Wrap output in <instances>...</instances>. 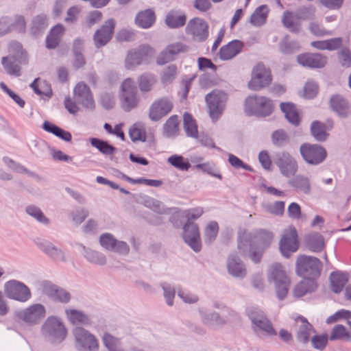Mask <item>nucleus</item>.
I'll return each instance as SVG.
<instances>
[{
	"label": "nucleus",
	"instance_id": "nucleus-57",
	"mask_svg": "<svg viewBox=\"0 0 351 351\" xmlns=\"http://www.w3.org/2000/svg\"><path fill=\"white\" fill-rule=\"evenodd\" d=\"M177 75V67L174 64H171L165 68L161 76V82L164 84L171 83Z\"/></svg>",
	"mask_w": 351,
	"mask_h": 351
},
{
	"label": "nucleus",
	"instance_id": "nucleus-50",
	"mask_svg": "<svg viewBox=\"0 0 351 351\" xmlns=\"http://www.w3.org/2000/svg\"><path fill=\"white\" fill-rule=\"evenodd\" d=\"M179 121L176 115L170 117L164 125V133L167 137L174 136L178 132Z\"/></svg>",
	"mask_w": 351,
	"mask_h": 351
},
{
	"label": "nucleus",
	"instance_id": "nucleus-61",
	"mask_svg": "<svg viewBox=\"0 0 351 351\" xmlns=\"http://www.w3.org/2000/svg\"><path fill=\"white\" fill-rule=\"evenodd\" d=\"M164 291V297L166 302L169 306H172L173 304V298L175 297L176 290L169 284L164 282L161 285Z\"/></svg>",
	"mask_w": 351,
	"mask_h": 351
},
{
	"label": "nucleus",
	"instance_id": "nucleus-63",
	"mask_svg": "<svg viewBox=\"0 0 351 351\" xmlns=\"http://www.w3.org/2000/svg\"><path fill=\"white\" fill-rule=\"evenodd\" d=\"M12 23H10L12 31H16L19 32H23L25 29L26 23L22 16H16L11 18Z\"/></svg>",
	"mask_w": 351,
	"mask_h": 351
},
{
	"label": "nucleus",
	"instance_id": "nucleus-49",
	"mask_svg": "<svg viewBox=\"0 0 351 351\" xmlns=\"http://www.w3.org/2000/svg\"><path fill=\"white\" fill-rule=\"evenodd\" d=\"M142 203L145 207L159 214L166 213L168 210L160 201L152 197H145Z\"/></svg>",
	"mask_w": 351,
	"mask_h": 351
},
{
	"label": "nucleus",
	"instance_id": "nucleus-9",
	"mask_svg": "<svg viewBox=\"0 0 351 351\" xmlns=\"http://www.w3.org/2000/svg\"><path fill=\"white\" fill-rule=\"evenodd\" d=\"M3 291L8 298L20 302H26L32 298L30 289L25 283L14 279L5 282Z\"/></svg>",
	"mask_w": 351,
	"mask_h": 351
},
{
	"label": "nucleus",
	"instance_id": "nucleus-59",
	"mask_svg": "<svg viewBox=\"0 0 351 351\" xmlns=\"http://www.w3.org/2000/svg\"><path fill=\"white\" fill-rule=\"evenodd\" d=\"M328 337L326 334L314 335L311 338L313 346L319 350H323L328 342Z\"/></svg>",
	"mask_w": 351,
	"mask_h": 351
},
{
	"label": "nucleus",
	"instance_id": "nucleus-35",
	"mask_svg": "<svg viewBox=\"0 0 351 351\" xmlns=\"http://www.w3.org/2000/svg\"><path fill=\"white\" fill-rule=\"evenodd\" d=\"M281 110L285 114L287 121L293 125H298L300 119L295 106L291 103H282L280 104Z\"/></svg>",
	"mask_w": 351,
	"mask_h": 351
},
{
	"label": "nucleus",
	"instance_id": "nucleus-1",
	"mask_svg": "<svg viewBox=\"0 0 351 351\" xmlns=\"http://www.w3.org/2000/svg\"><path fill=\"white\" fill-rule=\"evenodd\" d=\"M273 239L274 234L269 230L259 229L251 232L244 230L239 233L238 249L242 255L248 254L252 261L258 263Z\"/></svg>",
	"mask_w": 351,
	"mask_h": 351
},
{
	"label": "nucleus",
	"instance_id": "nucleus-53",
	"mask_svg": "<svg viewBox=\"0 0 351 351\" xmlns=\"http://www.w3.org/2000/svg\"><path fill=\"white\" fill-rule=\"evenodd\" d=\"M167 162L176 169L181 171H187L191 167L190 163L182 156L173 155L168 158Z\"/></svg>",
	"mask_w": 351,
	"mask_h": 351
},
{
	"label": "nucleus",
	"instance_id": "nucleus-4",
	"mask_svg": "<svg viewBox=\"0 0 351 351\" xmlns=\"http://www.w3.org/2000/svg\"><path fill=\"white\" fill-rule=\"evenodd\" d=\"M42 335L51 342H61L66 337L67 330L64 324L58 317L49 316L41 326Z\"/></svg>",
	"mask_w": 351,
	"mask_h": 351
},
{
	"label": "nucleus",
	"instance_id": "nucleus-12",
	"mask_svg": "<svg viewBox=\"0 0 351 351\" xmlns=\"http://www.w3.org/2000/svg\"><path fill=\"white\" fill-rule=\"evenodd\" d=\"M227 99V95L218 90H213L206 96L209 114L213 121H217L222 114Z\"/></svg>",
	"mask_w": 351,
	"mask_h": 351
},
{
	"label": "nucleus",
	"instance_id": "nucleus-23",
	"mask_svg": "<svg viewBox=\"0 0 351 351\" xmlns=\"http://www.w3.org/2000/svg\"><path fill=\"white\" fill-rule=\"evenodd\" d=\"M74 98L84 107L88 109L95 108V101L89 87L84 82H79L74 88Z\"/></svg>",
	"mask_w": 351,
	"mask_h": 351
},
{
	"label": "nucleus",
	"instance_id": "nucleus-62",
	"mask_svg": "<svg viewBox=\"0 0 351 351\" xmlns=\"http://www.w3.org/2000/svg\"><path fill=\"white\" fill-rule=\"evenodd\" d=\"M318 93V86L313 81L307 82L304 88V97L307 99H312Z\"/></svg>",
	"mask_w": 351,
	"mask_h": 351
},
{
	"label": "nucleus",
	"instance_id": "nucleus-5",
	"mask_svg": "<svg viewBox=\"0 0 351 351\" xmlns=\"http://www.w3.org/2000/svg\"><path fill=\"white\" fill-rule=\"evenodd\" d=\"M274 110L273 101L264 96L252 95L245 99V111L250 115L257 117H267Z\"/></svg>",
	"mask_w": 351,
	"mask_h": 351
},
{
	"label": "nucleus",
	"instance_id": "nucleus-30",
	"mask_svg": "<svg viewBox=\"0 0 351 351\" xmlns=\"http://www.w3.org/2000/svg\"><path fill=\"white\" fill-rule=\"evenodd\" d=\"M295 322L298 327V339L302 343H307L313 332L312 326L303 317H298L295 319Z\"/></svg>",
	"mask_w": 351,
	"mask_h": 351
},
{
	"label": "nucleus",
	"instance_id": "nucleus-48",
	"mask_svg": "<svg viewBox=\"0 0 351 351\" xmlns=\"http://www.w3.org/2000/svg\"><path fill=\"white\" fill-rule=\"evenodd\" d=\"M184 128L186 134L193 138H197L198 134L197 125L193 117L186 112L183 116Z\"/></svg>",
	"mask_w": 351,
	"mask_h": 351
},
{
	"label": "nucleus",
	"instance_id": "nucleus-17",
	"mask_svg": "<svg viewBox=\"0 0 351 351\" xmlns=\"http://www.w3.org/2000/svg\"><path fill=\"white\" fill-rule=\"evenodd\" d=\"M275 163L278 167L280 173L286 178L295 176L298 170L297 160L287 152L277 154Z\"/></svg>",
	"mask_w": 351,
	"mask_h": 351
},
{
	"label": "nucleus",
	"instance_id": "nucleus-18",
	"mask_svg": "<svg viewBox=\"0 0 351 351\" xmlns=\"http://www.w3.org/2000/svg\"><path fill=\"white\" fill-rule=\"evenodd\" d=\"M187 35L197 42L206 40L208 36V25L204 19L194 18L190 20L185 29Z\"/></svg>",
	"mask_w": 351,
	"mask_h": 351
},
{
	"label": "nucleus",
	"instance_id": "nucleus-2",
	"mask_svg": "<svg viewBox=\"0 0 351 351\" xmlns=\"http://www.w3.org/2000/svg\"><path fill=\"white\" fill-rule=\"evenodd\" d=\"M29 58L27 51L21 44L12 43L9 46V54L1 60L2 65L6 73L10 75L19 77L21 74V64H28Z\"/></svg>",
	"mask_w": 351,
	"mask_h": 351
},
{
	"label": "nucleus",
	"instance_id": "nucleus-52",
	"mask_svg": "<svg viewBox=\"0 0 351 351\" xmlns=\"http://www.w3.org/2000/svg\"><path fill=\"white\" fill-rule=\"evenodd\" d=\"M311 134L317 141H323L326 139V125L319 121H314L311 125Z\"/></svg>",
	"mask_w": 351,
	"mask_h": 351
},
{
	"label": "nucleus",
	"instance_id": "nucleus-8",
	"mask_svg": "<svg viewBox=\"0 0 351 351\" xmlns=\"http://www.w3.org/2000/svg\"><path fill=\"white\" fill-rule=\"evenodd\" d=\"M16 317L29 326L40 323L46 315V308L41 304H33L25 308L15 311Z\"/></svg>",
	"mask_w": 351,
	"mask_h": 351
},
{
	"label": "nucleus",
	"instance_id": "nucleus-45",
	"mask_svg": "<svg viewBox=\"0 0 351 351\" xmlns=\"http://www.w3.org/2000/svg\"><path fill=\"white\" fill-rule=\"evenodd\" d=\"M43 128L45 131L56 135L65 141L69 142L71 141V134L69 132H67L49 121H45L43 123Z\"/></svg>",
	"mask_w": 351,
	"mask_h": 351
},
{
	"label": "nucleus",
	"instance_id": "nucleus-36",
	"mask_svg": "<svg viewBox=\"0 0 351 351\" xmlns=\"http://www.w3.org/2000/svg\"><path fill=\"white\" fill-rule=\"evenodd\" d=\"M199 315L202 322L206 325H221L226 323V320L217 313H212L206 308H200Z\"/></svg>",
	"mask_w": 351,
	"mask_h": 351
},
{
	"label": "nucleus",
	"instance_id": "nucleus-28",
	"mask_svg": "<svg viewBox=\"0 0 351 351\" xmlns=\"http://www.w3.org/2000/svg\"><path fill=\"white\" fill-rule=\"evenodd\" d=\"M243 43L239 40H234L221 48L219 57L221 60H228L233 58L241 52Z\"/></svg>",
	"mask_w": 351,
	"mask_h": 351
},
{
	"label": "nucleus",
	"instance_id": "nucleus-6",
	"mask_svg": "<svg viewBox=\"0 0 351 351\" xmlns=\"http://www.w3.org/2000/svg\"><path fill=\"white\" fill-rule=\"evenodd\" d=\"M321 269L322 263L317 258L301 255L297 258L296 271L306 279L314 280L319 275Z\"/></svg>",
	"mask_w": 351,
	"mask_h": 351
},
{
	"label": "nucleus",
	"instance_id": "nucleus-56",
	"mask_svg": "<svg viewBox=\"0 0 351 351\" xmlns=\"http://www.w3.org/2000/svg\"><path fill=\"white\" fill-rule=\"evenodd\" d=\"M308 245L313 252H320L324 247V237L319 234H315L310 236L308 239Z\"/></svg>",
	"mask_w": 351,
	"mask_h": 351
},
{
	"label": "nucleus",
	"instance_id": "nucleus-51",
	"mask_svg": "<svg viewBox=\"0 0 351 351\" xmlns=\"http://www.w3.org/2000/svg\"><path fill=\"white\" fill-rule=\"evenodd\" d=\"M48 25L47 18L45 14H40L35 16L32 22L31 31L36 34L43 31Z\"/></svg>",
	"mask_w": 351,
	"mask_h": 351
},
{
	"label": "nucleus",
	"instance_id": "nucleus-32",
	"mask_svg": "<svg viewBox=\"0 0 351 351\" xmlns=\"http://www.w3.org/2000/svg\"><path fill=\"white\" fill-rule=\"evenodd\" d=\"M155 19L154 12L149 9L138 12L135 18V23L138 27L147 29L153 25Z\"/></svg>",
	"mask_w": 351,
	"mask_h": 351
},
{
	"label": "nucleus",
	"instance_id": "nucleus-11",
	"mask_svg": "<svg viewBox=\"0 0 351 351\" xmlns=\"http://www.w3.org/2000/svg\"><path fill=\"white\" fill-rule=\"evenodd\" d=\"M75 340V347L80 351H98L99 341L96 337L82 327H76L73 330Z\"/></svg>",
	"mask_w": 351,
	"mask_h": 351
},
{
	"label": "nucleus",
	"instance_id": "nucleus-7",
	"mask_svg": "<svg viewBox=\"0 0 351 351\" xmlns=\"http://www.w3.org/2000/svg\"><path fill=\"white\" fill-rule=\"evenodd\" d=\"M120 101L122 108L127 112L136 108L139 103L137 89L134 81L131 78L125 80L121 86Z\"/></svg>",
	"mask_w": 351,
	"mask_h": 351
},
{
	"label": "nucleus",
	"instance_id": "nucleus-26",
	"mask_svg": "<svg viewBox=\"0 0 351 351\" xmlns=\"http://www.w3.org/2000/svg\"><path fill=\"white\" fill-rule=\"evenodd\" d=\"M228 273L234 278H243L247 274L245 265L234 254H230L227 260Z\"/></svg>",
	"mask_w": 351,
	"mask_h": 351
},
{
	"label": "nucleus",
	"instance_id": "nucleus-54",
	"mask_svg": "<svg viewBox=\"0 0 351 351\" xmlns=\"http://www.w3.org/2000/svg\"><path fill=\"white\" fill-rule=\"evenodd\" d=\"M219 226L216 221L209 222L204 230V240L206 243H211L217 237Z\"/></svg>",
	"mask_w": 351,
	"mask_h": 351
},
{
	"label": "nucleus",
	"instance_id": "nucleus-41",
	"mask_svg": "<svg viewBox=\"0 0 351 351\" xmlns=\"http://www.w3.org/2000/svg\"><path fill=\"white\" fill-rule=\"evenodd\" d=\"M316 287L317 285L315 280L304 278V280L294 287L293 294L295 297H302L308 292L315 291Z\"/></svg>",
	"mask_w": 351,
	"mask_h": 351
},
{
	"label": "nucleus",
	"instance_id": "nucleus-27",
	"mask_svg": "<svg viewBox=\"0 0 351 351\" xmlns=\"http://www.w3.org/2000/svg\"><path fill=\"white\" fill-rule=\"evenodd\" d=\"M37 245L47 255L56 261H66L64 252L60 248L56 247L48 241H40L37 242Z\"/></svg>",
	"mask_w": 351,
	"mask_h": 351
},
{
	"label": "nucleus",
	"instance_id": "nucleus-38",
	"mask_svg": "<svg viewBox=\"0 0 351 351\" xmlns=\"http://www.w3.org/2000/svg\"><path fill=\"white\" fill-rule=\"evenodd\" d=\"M269 9L267 5H263L258 7L250 17V23L255 27L264 25L267 19Z\"/></svg>",
	"mask_w": 351,
	"mask_h": 351
},
{
	"label": "nucleus",
	"instance_id": "nucleus-58",
	"mask_svg": "<svg viewBox=\"0 0 351 351\" xmlns=\"http://www.w3.org/2000/svg\"><path fill=\"white\" fill-rule=\"evenodd\" d=\"M341 339H350V335L347 331L346 328L342 325H336L332 332L330 337L331 341H335Z\"/></svg>",
	"mask_w": 351,
	"mask_h": 351
},
{
	"label": "nucleus",
	"instance_id": "nucleus-24",
	"mask_svg": "<svg viewBox=\"0 0 351 351\" xmlns=\"http://www.w3.org/2000/svg\"><path fill=\"white\" fill-rule=\"evenodd\" d=\"M189 51V47L182 43L169 45L157 58V63L162 65L173 60L176 56Z\"/></svg>",
	"mask_w": 351,
	"mask_h": 351
},
{
	"label": "nucleus",
	"instance_id": "nucleus-25",
	"mask_svg": "<svg viewBox=\"0 0 351 351\" xmlns=\"http://www.w3.org/2000/svg\"><path fill=\"white\" fill-rule=\"evenodd\" d=\"M297 59L300 64L310 68H322L327 63V58L320 53H304Z\"/></svg>",
	"mask_w": 351,
	"mask_h": 351
},
{
	"label": "nucleus",
	"instance_id": "nucleus-46",
	"mask_svg": "<svg viewBox=\"0 0 351 351\" xmlns=\"http://www.w3.org/2000/svg\"><path fill=\"white\" fill-rule=\"evenodd\" d=\"M64 32V27L62 25H57L51 31L47 38V47L54 49L59 43Z\"/></svg>",
	"mask_w": 351,
	"mask_h": 351
},
{
	"label": "nucleus",
	"instance_id": "nucleus-16",
	"mask_svg": "<svg viewBox=\"0 0 351 351\" xmlns=\"http://www.w3.org/2000/svg\"><path fill=\"white\" fill-rule=\"evenodd\" d=\"M173 107L172 99L163 97L153 101L149 108V118L152 121H158L171 112Z\"/></svg>",
	"mask_w": 351,
	"mask_h": 351
},
{
	"label": "nucleus",
	"instance_id": "nucleus-20",
	"mask_svg": "<svg viewBox=\"0 0 351 351\" xmlns=\"http://www.w3.org/2000/svg\"><path fill=\"white\" fill-rule=\"evenodd\" d=\"M101 245L108 251L114 252L120 255H128L130 252V246L123 241H119L110 233L102 234L99 237Z\"/></svg>",
	"mask_w": 351,
	"mask_h": 351
},
{
	"label": "nucleus",
	"instance_id": "nucleus-10",
	"mask_svg": "<svg viewBox=\"0 0 351 351\" xmlns=\"http://www.w3.org/2000/svg\"><path fill=\"white\" fill-rule=\"evenodd\" d=\"M248 315L252 321V328L258 335L268 337L276 335V331L263 312L258 309H251L248 311Z\"/></svg>",
	"mask_w": 351,
	"mask_h": 351
},
{
	"label": "nucleus",
	"instance_id": "nucleus-15",
	"mask_svg": "<svg viewBox=\"0 0 351 351\" xmlns=\"http://www.w3.org/2000/svg\"><path fill=\"white\" fill-rule=\"evenodd\" d=\"M155 51L149 45H141L130 51L125 58V64L128 69L132 70L148 58L154 56Z\"/></svg>",
	"mask_w": 351,
	"mask_h": 351
},
{
	"label": "nucleus",
	"instance_id": "nucleus-42",
	"mask_svg": "<svg viewBox=\"0 0 351 351\" xmlns=\"http://www.w3.org/2000/svg\"><path fill=\"white\" fill-rule=\"evenodd\" d=\"M156 82V77L151 73H143L138 78V87L143 93L151 91Z\"/></svg>",
	"mask_w": 351,
	"mask_h": 351
},
{
	"label": "nucleus",
	"instance_id": "nucleus-33",
	"mask_svg": "<svg viewBox=\"0 0 351 351\" xmlns=\"http://www.w3.org/2000/svg\"><path fill=\"white\" fill-rule=\"evenodd\" d=\"M83 254L84 258L90 263L103 266L107 262L106 256L102 252L86 248L83 246Z\"/></svg>",
	"mask_w": 351,
	"mask_h": 351
},
{
	"label": "nucleus",
	"instance_id": "nucleus-64",
	"mask_svg": "<svg viewBox=\"0 0 351 351\" xmlns=\"http://www.w3.org/2000/svg\"><path fill=\"white\" fill-rule=\"evenodd\" d=\"M266 210L271 214L280 216L284 213L285 202H276L273 204H268L266 206Z\"/></svg>",
	"mask_w": 351,
	"mask_h": 351
},
{
	"label": "nucleus",
	"instance_id": "nucleus-21",
	"mask_svg": "<svg viewBox=\"0 0 351 351\" xmlns=\"http://www.w3.org/2000/svg\"><path fill=\"white\" fill-rule=\"evenodd\" d=\"M183 239L195 252L201 250L202 243L199 227L197 223L188 221L183 227Z\"/></svg>",
	"mask_w": 351,
	"mask_h": 351
},
{
	"label": "nucleus",
	"instance_id": "nucleus-3",
	"mask_svg": "<svg viewBox=\"0 0 351 351\" xmlns=\"http://www.w3.org/2000/svg\"><path fill=\"white\" fill-rule=\"evenodd\" d=\"M268 280L275 286L277 297L284 300L289 291L291 280L283 266L279 263L271 265L268 270Z\"/></svg>",
	"mask_w": 351,
	"mask_h": 351
},
{
	"label": "nucleus",
	"instance_id": "nucleus-55",
	"mask_svg": "<svg viewBox=\"0 0 351 351\" xmlns=\"http://www.w3.org/2000/svg\"><path fill=\"white\" fill-rule=\"evenodd\" d=\"M26 213L34 217L38 222L47 225L49 223V219L43 214L41 210L35 206L29 205L27 206Z\"/></svg>",
	"mask_w": 351,
	"mask_h": 351
},
{
	"label": "nucleus",
	"instance_id": "nucleus-60",
	"mask_svg": "<svg viewBox=\"0 0 351 351\" xmlns=\"http://www.w3.org/2000/svg\"><path fill=\"white\" fill-rule=\"evenodd\" d=\"M178 296L180 298L184 303L193 304L196 303L199 298L197 295L188 291L182 289H177Z\"/></svg>",
	"mask_w": 351,
	"mask_h": 351
},
{
	"label": "nucleus",
	"instance_id": "nucleus-14",
	"mask_svg": "<svg viewBox=\"0 0 351 351\" xmlns=\"http://www.w3.org/2000/svg\"><path fill=\"white\" fill-rule=\"evenodd\" d=\"M298 247L297 231L294 227L290 226L283 232L279 242L280 251L285 257L289 258L293 253L298 250Z\"/></svg>",
	"mask_w": 351,
	"mask_h": 351
},
{
	"label": "nucleus",
	"instance_id": "nucleus-29",
	"mask_svg": "<svg viewBox=\"0 0 351 351\" xmlns=\"http://www.w3.org/2000/svg\"><path fill=\"white\" fill-rule=\"evenodd\" d=\"M330 107L339 117H345L350 112L349 102L342 96L333 95L330 101Z\"/></svg>",
	"mask_w": 351,
	"mask_h": 351
},
{
	"label": "nucleus",
	"instance_id": "nucleus-43",
	"mask_svg": "<svg viewBox=\"0 0 351 351\" xmlns=\"http://www.w3.org/2000/svg\"><path fill=\"white\" fill-rule=\"evenodd\" d=\"M301 17L293 12H285L282 17V23L290 31L297 32L300 29Z\"/></svg>",
	"mask_w": 351,
	"mask_h": 351
},
{
	"label": "nucleus",
	"instance_id": "nucleus-44",
	"mask_svg": "<svg viewBox=\"0 0 351 351\" xmlns=\"http://www.w3.org/2000/svg\"><path fill=\"white\" fill-rule=\"evenodd\" d=\"M348 280V276L346 274L339 271L332 273L330 275L332 290L336 293H340Z\"/></svg>",
	"mask_w": 351,
	"mask_h": 351
},
{
	"label": "nucleus",
	"instance_id": "nucleus-37",
	"mask_svg": "<svg viewBox=\"0 0 351 351\" xmlns=\"http://www.w3.org/2000/svg\"><path fill=\"white\" fill-rule=\"evenodd\" d=\"M167 25L170 28H178L186 23V16L180 11H170L165 19Z\"/></svg>",
	"mask_w": 351,
	"mask_h": 351
},
{
	"label": "nucleus",
	"instance_id": "nucleus-39",
	"mask_svg": "<svg viewBox=\"0 0 351 351\" xmlns=\"http://www.w3.org/2000/svg\"><path fill=\"white\" fill-rule=\"evenodd\" d=\"M129 135L131 140L134 142H145L147 140V132L145 123L142 122L134 123L130 128Z\"/></svg>",
	"mask_w": 351,
	"mask_h": 351
},
{
	"label": "nucleus",
	"instance_id": "nucleus-13",
	"mask_svg": "<svg viewBox=\"0 0 351 351\" xmlns=\"http://www.w3.org/2000/svg\"><path fill=\"white\" fill-rule=\"evenodd\" d=\"M271 80L272 78L269 69L264 64L259 63L253 68L248 87L253 90H260L269 86Z\"/></svg>",
	"mask_w": 351,
	"mask_h": 351
},
{
	"label": "nucleus",
	"instance_id": "nucleus-31",
	"mask_svg": "<svg viewBox=\"0 0 351 351\" xmlns=\"http://www.w3.org/2000/svg\"><path fill=\"white\" fill-rule=\"evenodd\" d=\"M65 315L67 319L74 325H88L90 324V319L87 315L81 311L66 308L65 310Z\"/></svg>",
	"mask_w": 351,
	"mask_h": 351
},
{
	"label": "nucleus",
	"instance_id": "nucleus-34",
	"mask_svg": "<svg viewBox=\"0 0 351 351\" xmlns=\"http://www.w3.org/2000/svg\"><path fill=\"white\" fill-rule=\"evenodd\" d=\"M289 184L305 194H309L311 190L309 179L302 175H298L289 181Z\"/></svg>",
	"mask_w": 351,
	"mask_h": 351
},
{
	"label": "nucleus",
	"instance_id": "nucleus-19",
	"mask_svg": "<svg viewBox=\"0 0 351 351\" xmlns=\"http://www.w3.org/2000/svg\"><path fill=\"white\" fill-rule=\"evenodd\" d=\"M300 151L303 159L311 165H318L326 157L324 148L317 145L304 144L301 145Z\"/></svg>",
	"mask_w": 351,
	"mask_h": 351
},
{
	"label": "nucleus",
	"instance_id": "nucleus-47",
	"mask_svg": "<svg viewBox=\"0 0 351 351\" xmlns=\"http://www.w3.org/2000/svg\"><path fill=\"white\" fill-rule=\"evenodd\" d=\"M91 145L97 148L101 154L106 156H111L116 152V148L110 145L107 141L97 138H90Z\"/></svg>",
	"mask_w": 351,
	"mask_h": 351
},
{
	"label": "nucleus",
	"instance_id": "nucleus-22",
	"mask_svg": "<svg viewBox=\"0 0 351 351\" xmlns=\"http://www.w3.org/2000/svg\"><path fill=\"white\" fill-rule=\"evenodd\" d=\"M114 20L108 19L99 29L95 32L93 36V40L96 47H101L106 45L111 40L114 33Z\"/></svg>",
	"mask_w": 351,
	"mask_h": 351
},
{
	"label": "nucleus",
	"instance_id": "nucleus-40",
	"mask_svg": "<svg viewBox=\"0 0 351 351\" xmlns=\"http://www.w3.org/2000/svg\"><path fill=\"white\" fill-rule=\"evenodd\" d=\"M101 339L104 346L108 351H124L120 338L106 332L104 333Z\"/></svg>",
	"mask_w": 351,
	"mask_h": 351
}]
</instances>
